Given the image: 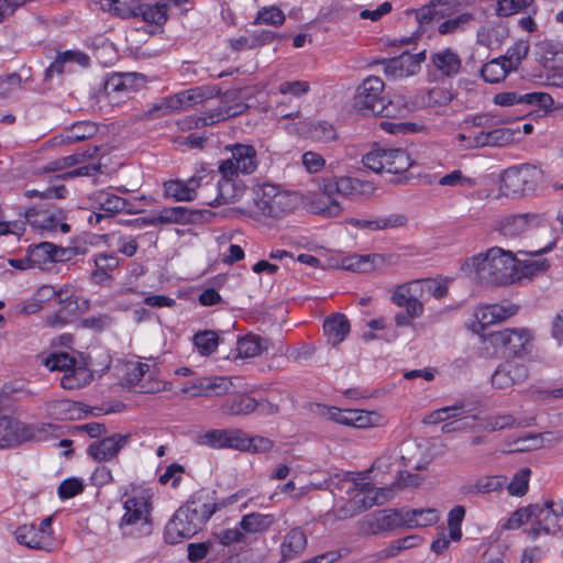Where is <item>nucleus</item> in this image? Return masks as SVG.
<instances>
[{"mask_svg":"<svg viewBox=\"0 0 563 563\" xmlns=\"http://www.w3.org/2000/svg\"><path fill=\"white\" fill-rule=\"evenodd\" d=\"M402 519V509H383L363 517L358 526L364 534H379L404 527Z\"/></svg>","mask_w":563,"mask_h":563,"instance_id":"18","label":"nucleus"},{"mask_svg":"<svg viewBox=\"0 0 563 563\" xmlns=\"http://www.w3.org/2000/svg\"><path fill=\"white\" fill-rule=\"evenodd\" d=\"M421 541H422V539L419 536H415V534L394 540L389 543L388 547H386L385 549L379 551V558L387 559V558L396 556L402 550L418 547L421 543Z\"/></svg>","mask_w":563,"mask_h":563,"instance_id":"57","label":"nucleus"},{"mask_svg":"<svg viewBox=\"0 0 563 563\" xmlns=\"http://www.w3.org/2000/svg\"><path fill=\"white\" fill-rule=\"evenodd\" d=\"M369 188L371 184L347 176L331 177L323 180L324 192L338 194L347 198H356L365 194Z\"/></svg>","mask_w":563,"mask_h":563,"instance_id":"27","label":"nucleus"},{"mask_svg":"<svg viewBox=\"0 0 563 563\" xmlns=\"http://www.w3.org/2000/svg\"><path fill=\"white\" fill-rule=\"evenodd\" d=\"M191 218V211L186 207H170L163 209L157 213L158 223H179L189 221Z\"/></svg>","mask_w":563,"mask_h":563,"instance_id":"62","label":"nucleus"},{"mask_svg":"<svg viewBox=\"0 0 563 563\" xmlns=\"http://www.w3.org/2000/svg\"><path fill=\"white\" fill-rule=\"evenodd\" d=\"M254 202L263 216L280 218L296 208L298 198L275 185L264 184L256 191Z\"/></svg>","mask_w":563,"mask_h":563,"instance_id":"5","label":"nucleus"},{"mask_svg":"<svg viewBox=\"0 0 563 563\" xmlns=\"http://www.w3.org/2000/svg\"><path fill=\"white\" fill-rule=\"evenodd\" d=\"M471 276L483 285L505 286L518 280V262L511 251L494 246L471 258Z\"/></svg>","mask_w":563,"mask_h":563,"instance_id":"1","label":"nucleus"},{"mask_svg":"<svg viewBox=\"0 0 563 563\" xmlns=\"http://www.w3.org/2000/svg\"><path fill=\"white\" fill-rule=\"evenodd\" d=\"M63 307L54 314L46 318V324L52 328L64 327L69 323L77 311H85L86 309L76 308V306H68L67 303H60Z\"/></svg>","mask_w":563,"mask_h":563,"instance_id":"63","label":"nucleus"},{"mask_svg":"<svg viewBox=\"0 0 563 563\" xmlns=\"http://www.w3.org/2000/svg\"><path fill=\"white\" fill-rule=\"evenodd\" d=\"M203 397H221L234 388L232 378L227 376H203Z\"/></svg>","mask_w":563,"mask_h":563,"instance_id":"50","label":"nucleus"},{"mask_svg":"<svg viewBox=\"0 0 563 563\" xmlns=\"http://www.w3.org/2000/svg\"><path fill=\"white\" fill-rule=\"evenodd\" d=\"M244 191L245 185L240 177L220 174V179L217 183V195L212 199H206V205L216 207L234 203L243 196Z\"/></svg>","mask_w":563,"mask_h":563,"instance_id":"25","label":"nucleus"},{"mask_svg":"<svg viewBox=\"0 0 563 563\" xmlns=\"http://www.w3.org/2000/svg\"><path fill=\"white\" fill-rule=\"evenodd\" d=\"M536 54L544 67H550L552 62H563V44L552 40L540 41L536 45Z\"/></svg>","mask_w":563,"mask_h":563,"instance_id":"49","label":"nucleus"},{"mask_svg":"<svg viewBox=\"0 0 563 563\" xmlns=\"http://www.w3.org/2000/svg\"><path fill=\"white\" fill-rule=\"evenodd\" d=\"M98 132V126L91 121H79L67 126L55 137L57 144H73L93 137Z\"/></svg>","mask_w":563,"mask_h":563,"instance_id":"34","label":"nucleus"},{"mask_svg":"<svg viewBox=\"0 0 563 563\" xmlns=\"http://www.w3.org/2000/svg\"><path fill=\"white\" fill-rule=\"evenodd\" d=\"M95 211L88 222L97 224L103 219H109L118 213L135 214L141 211L135 202L124 199L109 190H98L90 196Z\"/></svg>","mask_w":563,"mask_h":563,"instance_id":"6","label":"nucleus"},{"mask_svg":"<svg viewBox=\"0 0 563 563\" xmlns=\"http://www.w3.org/2000/svg\"><path fill=\"white\" fill-rule=\"evenodd\" d=\"M130 12L141 16L147 23L163 24L167 20V5L142 3L141 0H131Z\"/></svg>","mask_w":563,"mask_h":563,"instance_id":"38","label":"nucleus"},{"mask_svg":"<svg viewBox=\"0 0 563 563\" xmlns=\"http://www.w3.org/2000/svg\"><path fill=\"white\" fill-rule=\"evenodd\" d=\"M286 129L291 134L310 137L311 140L319 142H330L336 136L334 126L324 121L317 123L300 121L298 123L287 125Z\"/></svg>","mask_w":563,"mask_h":563,"instance_id":"28","label":"nucleus"},{"mask_svg":"<svg viewBox=\"0 0 563 563\" xmlns=\"http://www.w3.org/2000/svg\"><path fill=\"white\" fill-rule=\"evenodd\" d=\"M208 96L207 89L203 87H196L180 91L153 104V107L146 111L144 118L156 119L167 115L173 111L187 109L203 101Z\"/></svg>","mask_w":563,"mask_h":563,"instance_id":"12","label":"nucleus"},{"mask_svg":"<svg viewBox=\"0 0 563 563\" xmlns=\"http://www.w3.org/2000/svg\"><path fill=\"white\" fill-rule=\"evenodd\" d=\"M506 486L504 476H484L473 483H466L461 487L464 495H485L501 492Z\"/></svg>","mask_w":563,"mask_h":563,"instance_id":"40","label":"nucleus"},{"mask_svg":"<svg viewBox=\"0 0 563 563\" xmlns=\"http://www.w3.org/2000/svg\"><path fill=\"white\" fill-rule=\"evenodd\" d=\"M35 297L43 305L54 299L58 305L67 303L68 306H76V308L80 307L81 309H88L89 307L88 299L75 297L68 287L56 290L51 285H43L37 289Z\"/></svg>","mask_w":563,"mask_h":563,"instance_id":"29","label":"nucleus"},{"mask_svg":"<svg viewBox=\"0 0 563 563\" xmlns=\"http://www.w3.org/2000/svg\"><path fill=\"white\" fill-rule=\"evenodd\" d=\"M258 407L257 400L246 394L239 395L222 405V411L229 416L250 415L256 411Z\"/></svg>","mask_w":563,"mask_h":563,"instance_id":"47","label":"nucleus"},{"mask_svg":"<svg viewBox=\"0 0 563 563\" xmlns=\"http://www.w3.org/2000/svg\"><path fill=\"white\" fill-rule=\"evenodd\" d=\"M194 344L202 356L211 355L219 345V336L214 331L206 330L198 332L192 338Z\"/></svg>","mask_w":563,"mask_h":563,"instance_id":"56","label":"nucleus"},{"mask_svg":"<svg viewBox=\"0 0 563 563\" xmlns=\"http://www.w3.org/2000/svg\"><path fill=\"white\" fill-rule=\"evenodd\" d=\"M148 372L150 365L142 362H130L124 367L123 379L130 388L136 391Z\"/></svg>","mask_w":563,"mask_h":563,"instance_id":"55","label":"nucleus"},{"mask_svg":"<svg viewBox=\"0 0 563 563\" xmlns=\"http://www.w3.org/2000/svg\"><path fill=\"white\" fill-rule=\"evenodd\" d=\"M24 423L8 416L0 417V449L15 445L25 440Z\"/></svg>","mask_w":563,"mask_h":563,"instance_id":"33","label":"nucleus"},{"mask_svg":"<svg viewBox=\"0 0 563 563\" xmlns=\"http://www.w3.org/2000/svg\"><path fill=\"white\" fill-rule=\"evenodd\" d=\"M267 347V340L251 334L238 341L236 351L240 357H255L266 351Z\"/></svg>","mask_w":563,"mask_h":563,"instance_id":"51","label":"nucleus"},{"mask_svg":"<svg viewBox=\"0 0 563 563\" xmlns=\"http://www.w3.org/2000/svg\"><path fill=\"white\" fill-rule=\"evenodd\" d=\"M510 71L512 70L507 67L505 59L499 57L486 63L481 69V75L485 81L496 84L504 80Z\"/></svg>","mask_w":563,"mask_h":563,"instance_id":"53","label":"nucleus"},{"mask_svg":"<svg viewBox=\"0 0 563 563\" xmlns=\"http://www.w3.org/2000/svg\"><path fill=\"white\" fill-rule=\"evenodd\" d=\"M385 258L380 254H366L358 255L354 254L342 258L340 267L345 271L356 273H368L374 268L383 265Z\"/></svg>","mask_w":563,"mask_h":563,"instance_id":"41","label":"nucleus"},{"mask_svg":"<svg viewBox=\"0 0 563 563\" xmlns=\"http://www.w3.org/2000/svg\"><path fill=\"white\" fill-rule=\"evenodd\" d=\"M344 484L347 485L346 493L350 500L360 514L375 505H383L391 496V489L375 488L372 483L365 482L364 478L344 479Z\"/></svg>","mask_w":563,"mask_h":563,"instance_id":"11","label":"nucleus"},{"mask_svg":"<svg viewBox=\"0 0 563 563\" xmlns=\"http://www.w3.org/2000/svg\"><path fill=\"white\" fill-rule=\"evenodd\" d=\"M529 368L526 364L507 361L500 364L492 376V385L498 389H507L526 382Z\"/></svg>","mask_w":563,"mask_h":563,"instance_id":"24","label":"nucleus"},{"mask_svg":"<svg viewBox=\"0 0 563 563\" xmlns=\"http://www.w3.org/2000/svg\"><path fill=\"white\" fill-rule=\"evenodd\" d=\"M200 187V178L191 177L186 181L169 180L164 184L165 195L176 201H191L196 198L197 188Z\"/></svg>","mask_w":563,"mask_h":563,"instance_id":"37","label":"nucleus"},{"mask_svg":"<svg viewBox=\"0 0 563 563\" xmlns=\"http://www.w3.org/2000/svg\"><path fill=\"white\" fill-rule=\"evenodd\" d=\"M217 511V506L195 496L180 507L165 527V540L170 544L194 537Z\"/></svg>","mask_w":563,"mask_h":563,"instance_id":"2","label":"nucleus"},{"mask_svg":"<svg viewBox=\"0 0 563 563\" xmlns=\"http://www.w3.org/2000/svg\"><path fill=\"white\" fill-rule=\"evenodd\" d=\"M508 36L507 27L500 22H486L477 31V43L489 49L498 48Z\"/></svg>","mask_w":563,"mask_h":563,"instance_id":"35","label":"nucleus"},{"mask_svg":"<svg viewBox=\"0 0 563 563\" xmlns=\"http://www.w3.org/2000/svg\"><path fill=\"white\" fill-rule=\"evenodd\" d=\"M473 20V15L471 13H462L454 18L448 19L443 21L438 31L442 35L453 34L459 31H463Z\"/></svg>","mask_w":563,"mask_h":563,"instance_id":"64","label":"nucleus"},{"mask_svg":"<svg viewBox=\"0 0 563 563\" xmlns=\"http://www.w3.org/2000/svg\"><path fill=\"white\" fill-rule=\"evenodd\" d=\"M533 333L527 328H506L486 336L495 353L505 358H520L531 353Z\"/></svg>","mask_w":563,"mask_h":563,"instance_id":"4","label":"nucleus"},{"mask_svg":"<svg viewBox=\"0 0 563 563\" xmlns=\"http://www.w3.org/2000/svg\"><path fill=\"white\" fill-rule=\"evenodd\" d=\"M307 545V537L299 528L291 529L283 539L280 544V553L283 559H294L301 553Z\"/></svg>","mask_w":563,"mask_h":563,"instance_id":"44","label":"nucleus"},{"mask_svg":"<svg viewBox=\"0 0 563 563\" xmlns=\"http://www.w3.org/2000/svg\"><path fill=\"white\" fill-rule=\"evenodd\" d=\"M276 521L277 519L273 514L251 512L241 518L239 526L245 536L264 534Z\"/></svg>","mask_w":563,"mask_h":563,"instance_id":"36","label":"nucleus"},{"mask_svg":"<svg viewBox=\"0 0 563 563\" xmlns=\"http://www.w3.org/2000/svg\"><path fill=\"white\" fill-rule=\"evenodd\" d=\"M195 442L211 449H234L243 451L249 444L245 433L240 429H212L196 435Z\"/></svg>","mask_w":563,"mask_h":563,"instance_id":"15","label":"nucleus"},{"mask_svg":"<svg viewBox=\"0 0 563 563\" xmlns=\"http://www.w3.org/2000/svg\"><path fill=\"white\" fill-rule=\"evenodd\" d=\"M91 380V371L85 365H77V363H75L64 373L60 385L65 389H77L88 385Z\"/></svg>","mask_w":563,"mask_h":563,"instance_id":"45","label":"nucleus"},{"mask_svg":"<svg viewBox=\"0 0 563 563\" xmlns=\"http://www.w3.org/2000/svg\"><path fill=\"white\" fill-rule=\"evenodd\" d=\"M80 254H85V249L60 247L51 242H41L29 246L26 261L29 266L44 269L53 263L69 262Z\"/></svg>","mask_w":563,"mask_h":563,"instance_id":"10","label":"nucleus"},{"mask_svg":"<svg viewBox=\"0 0 563 563\" xmlns=\"http://www.w3.org/2000/svg\"><path fill=\"white\" fill-rule=\"evenodd\" d=\"M382 108L383 111H379L378 115L386 118L401 117L412 109L406 97L400 93H395L388 101H383Z\"/></svg>","mask_w":563,"mask_h":563,"instance_id":"54","label":"nucleus"},{"mask_svg":"<svg viewBox=\"0 0 563 563\" xmlns=\"http://www.w3.org/2000/svg\"><path fill=\"white\" fill-rule=\"evenodd\" d=\"M533 527L527 531L530 539L555 534L563 528V503L533 504Z\"/></svg>","mask_w":563,"mask_h":563,"instance_id":"8","label":"nucleus"},{"mask_svg":"<svg viewBox=\"0 0 563 563\" xmlns=\"http://www.w3.org/2000/svg\"><path fill=\"white\" fill-rule=\"evenodd\" d=\"M236 98L238 91L225 92L221 97L220 106L213 110H210L207 117H199L195 119L194 126L199 128L214 124L217 122L224 121L229 118L243 113L247 108L244 102H235L230 104V102L234 101Z\"/></svg>","mask_w":563,"mask_h":563,"instance_id":"23","label":"nucleus"},{"mask_svg":"<svg viewBox=\"0 0 563 563\" xmlns=\"http://www.w3.org/2000/svg\"><path fill=\"white\" fill-rule=\"evenodd\" d=\"M130 434H112L91 443L88 448V454L98 462L112 460L130 442Z\"/></svg>","mask_w":563,"mask_h":563,"instance_id":"26","label":"nucleus"},{"mask_svg":"<svg viewBox=\"0 0 563 563\" xmlns=\"http://www.w3.org/2000/svg\"><path fill=\"white\" fill-rule=\"evenodd\" d=\"M331 196L332 194H327L323 189L322 192L314 195L310 202L311 211L322 217H338L342 211V207Z\"/></svg>","mask_w":563,"mask_h":563,"instance_id":"48","label":"nucleus"},{"mask_svg":"<svg viewBox=\"0 0 563 563\" xmlns=\"http://www.w3.org/2000/svg\"><path fill=\"white\" fill-rule=\"evenodd\" d=\"M285 22V14L275 5L263 7L258 10L254 20L255 24L280 26Z\"/></svg>","mask_w":563,"mask_h":563,"instance_id":"60","label":"nucleus"},{"mask_svg":"<svg viewBox=\"0 0 563 563\" xmlns=\"http://www.w3.org/2000/svg\"><path fill=\"white\" fill-rule=\"evenodd\" d=\"M97 152H98L97 146H88L86 151L76 152L71 155L60 157L53 162L47 163L43 167V169H44V172H47V173L65 170L71 166L80 164L86 158L93 157Z\"/></svg>","mask_w":563,"mask_h":563,"instance_id":"46","label":"nucleus"},{"mask_svg":"<svg viewBox=\"0 0 563 563\" xmlns=\"http://www.w3.org/2000/svg\"><path fill=\"white\" fill-rule=\"evenodd\" d=\"M422 286L420 280H412L394 288L391 302L398 307L409 310L411 316H422L424 308L421 302Z\"/></svg>","mask_w":563,"mask_h":563,"instance_id":"21","label":"nucleus"},{"mask_svg":"<svg viewBox=\"0 0 563 563\" xmlns=\"http://www.w3.org/2000/svg\"><path fill=\"white\" fill-rule=\"evenodd\" d=\"M427 68L437 80L452 79L462 73L463 60L456 49L442 47L430 53Z\"/></svg>","mask_w":563,"mask_h":563,"instance_id":"13","label":"nucleus"},{"mask_svg":"<svg viewBox=\"0 0 563 563\" xmlns=\"http://www.w3.org/2000/svg\"><path fill=\"white\" fill-rule=\"evenodd\" d=\"M531 476V470L529 467H522L518 470L511 481L507 484L508 494L511 496L521 497L526 495L529 488V481Z\"/></svg>","mask_w":563,"mask_h":563,"instance_id":"58","label":"nucleus"},{"mask_svg":"<svg viewBox=\"0 0 563 563\" xmlns=\"http://www.w3.org/2000/svg\"><path fill=\"white\" fill-rule=\"evenodd\" d=\"M363 164L375 173L402 174L412 161L402 148H374L363 156Z\"/></svg>","mask_w":563,"mask_h":563,"instance_id":"7","label":"nucleus"},{"mask_svg":"<svg viewBox=\"0 0 563 563\" xmlns=\"http://www.w3.org/2000/svg\"><path fill=\"white\" fill-rule=\"evenodd\" d=\"M541 218L533 213H522L506 217L499 225V232L509 238L519 236L532 225L539 224Z\"/></svg>","mask_w":563,"mask_h":563,"instance_id":"32","label":"nucleus"},{"mask_svg":"<svg viewBox=\"0 0 563 563\" xmlns=\"http://www.w3.org/2000/svg\"><path fill=\"white\" fill-rule=\"evenodd\" d=\"M426 51L417 54L404 53L397 57L382 60L384 64V73L388 78L398 79L413 76L419 73L421 64L426 62ZM379 63L378 60L373 64Z\"/></svg>","mask_w":563,"mask_h":563,"instance_id":"19","label":"nucleus"},{"mask_svg":"<svg viewBox=\"0 0 563 563\" xmlns=\"http://www.w3.org/2000/svg\"><path fill=\"white\" fill-rule=\"evenodd\" d=\"M530 523L533 527L534 517H533V504L527 507H521L514 511L509 519L504 525L505 529L515 530L520 528L521 526Z\"/></svg>","mask_w":563,"mask_h":563,"instance_id":"61","label":"nucleus"},{"mask_svg":"<svg viewBox=\"0 0 563 563\" xmlns=\"http://www.w3.org/2000/svg\"><path fill=\"white\" fill-rule=\"evenodd\" d=\"M145 82L144 76L137 73H115L104 82V92L109 100L119 103L122 98H129Z\"/></svg>","mask_w":563,"mask_h":563,"instance_id":"17","label":"nucleus"},{"mask_svg":"<svg viewBox=\"0 0 563 563\" xmlns=\"http://www.w3.org/2000/svg\"><path fill=\"white\" fill-rule=\"evenodd\" d=\"M323 330L329 343L338 345L343 342L350 333V322L344 314L334 313L325 319Z\"/></svg>","mask_w":563,"mask_h":563,"instance_id":"42","label":"nucleus"},{"mask_svg":"<svg viewBox=\"0 0 563 563\" xmlns=\"http://www.w3.org/2000/svg\"><path fill=\"white\" fill-rule=\"evenodd\" d=\"M124 514L119 528L125 537L147 536L152 532L151 511L152 503L148 492L133 488L122 498Z\"/></svg>","mask_w":563,"mask_h":563,"instance_id":"3","label":"nucleus"},{"mask_svg":"<svg viewBox=\"0 0 563 563\" xmlns=\"http://www.w3.org/2000/svg\"><path fill=\"white\" fill-rule=\"evenodd\" d=\"M34 525H22L14 531L15 541L31 550L52 551V541L43 540Z\"/></svg>","mask_w":563,"mask_h":563,"instance_id":"39","label":"nucleus"},{"mask_svg":"<svg viewBox=\"0 0 563 563\" xmlns=\"http://www.w3.org/2000/svg\"><path fill=\"white\" fill-rule=\"evenodd\" d=\"M529 49V42L521 40L510 46L506 55L501 58L507 63V67H510L511 70H516L520 63L527 57Z\"/></svg>","mask_w":563,"mask_h":563,"instance_id":"59","label":"nucleus"},{"mask_svg":"<svg viewBox=\"0 0 563 563\" xmlns=\"http://www.w3.org/2000/svg\"><path fill=\"white\" fill-rule=\"evenodd\" d=\"M407 219L402 214L391 213L388 216H379L372 219L350 218L346 223L360 230L383 231L404 227Z\"/></svg>","mask_w":563,"mask_h":563,"instance_id":"30","label":"nucleus"},{"mask_svg":"<svg viewBox=\"0 0 563 563\" xmlns=\"http://www.w3.org/2000/svg\"><path fill=\"white\" fill-rule=\"evenodd\" d=\"M229 148L231 156L219 162V174L240 177L241 175H251L257 169L258 157L253 145L235 143Z\"/></svg>","mask_w":563,"mask_h":563,"instance_id":"9","label":"nucleus"},{"mask_svg":"<svg viewBox=\"0 0 563 563\" xmlns=\"http://www.w3.org/2000/svg\"><path fill=\"white\" fill-rule=\"evenodd\" d=\"M385 89L384 81L377 76L366 77L357 87L355 104L358 109L378 114L383 111L382 104L385 101L383 96Z\"/></svg>","mask_w":563,"mask_h":563,"instance_id":"16","label":"nucleus"},{"mask_svg":"<svg viewBox=\"0 0 563 563\" xmlns=\"http://www.w3.org/2000/svg\"><path fill=\"white\" fill-rule=\"evenodd\" d=\"M530 423L521 420H517L510 413H503L496 416H489L484 419L483 428L488 432L504 430L506 428H521L527 427Z\"/></svg>","mask_w":563,"mask_h":563,"instance_id":"52","label":"nucleus"},{"mask_svg":"<svg viewBox=\"0 0 563 563\" xmlns=\"http://www.w3.org/2000/svg\"><path fill=\"white\" fill-rule=\"evenodd\" d=\"M26 222L34 229L52 232L58 228L63 233H68L70 227L64 222L65 214L57 208H31L25 212Z\"/></svg>","mask_w":563,"mask_h":563,"instance_id":"20","label":"nucleus"},{"mask_svg":"<svg viewBox=\"0 0 563 563\" xmlns=\"http://www.w3.org/2000/svg\"><path fill=\"white\" fill-rule=\"evenodd\" d=\"M404 527L422 528L438 522L439 514L433 508L402 509Z\"/></svg>","mask_w":563,"mask_h":563,"instance_id":"43","label":"nucleus"},{"mask_svg":"<svg viewBox=\"0 0 563 563\" xmlns=\"http://www.w3.org/2000/svg\"><path fill=\"white\" fill-rule=\"evenodd\" d=\"M540 169L530 164L511 166L500 177V192L505 196L521 195L540 176Z\"/></svg>","mask_w":563,"mask_h":563,"instance_id":"14","label":"nucleus"},{"mask_svg":"<svg viewBox=\"0 0 563 563\" xmlns=\"http://www.w3.org/2000/svg\"><path fill=\"white\" fill-rule=\"evenodd\" d=\"M518 312V307L512 303L486 305L478 307L475 311L477 321L483 325L503 322Z\"/></svg>","mask_w":563,"mask_h":563,"instance_id":"31","label":"nucleus"},{"mask_svg":"<svg viewBox=\"0 0 563 563\" xmlns=\"http://www.w3.org/2000/svg\"><path fill=\"white\" fill-rule=\"evenodd\" d=\"M494 102L500 107L512 106H537L541 109L549 110L553 107V98L545 92H519V91H504L494 96Z\"/></svg>","mask_w":563,"mask_h":563,"instance_id":"22","label":"nucleus"}]
</instances>
